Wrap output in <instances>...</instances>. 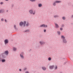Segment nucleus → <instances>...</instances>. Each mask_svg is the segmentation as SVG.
Returning <instances> with one entry per match:
<instances>
[{
	"label": "nucleus",
	"mask_w": 73,
	"mask_h": 73,
	"mask_svg": "<svg viewBox=\"0 0 73 73\" xmlns=\"http://www.w3.org/2000/svg\"><path fill=\"white\" fill-rule=\"evenodd\" d=\"M49 68L50 69H53L54 68V66H49Z\"/></svg>",
	"instance_id": "6e6552de"
},
{
	"label": "nucleus",
	"mask_w": 73,
	"mask_h": 73,
	"mask_svg": "<svg viewBox=\"0 0 73 73\" xmlns=\"http://www.w3.org/2000/svg\"><path fill=\"white\" fill-rule=\"evenodd\" d=\"M0 4H3V2H1V3Z\"/></svg>",
	"instance_id": "c85d7f7f"
},
{
	"label": "nucleus",
	"mask_w": 73,
	"mask_h": 73,
	"mask_svg": "<svg viewBox=\"0 0 73 73\" xmlns=\"http://www.w3.org/2000/svg\"><path fill=\"white\" fill-rule=\"evenodd\" d=\"M30 1H32V2L35 1H36V0H29Z\"/></svg>",
	"instance_id": "4be33fe9"
},
{
	"label": "nucleus",
	"mask_w": 73,
	"mask_h": 73,
	"mask_svg": "<svg viewBox=\"0 0 73 73\" xmlns=\"http://www.w3.org/2000/svg\"><path fill=\"white\" fill-rule=\"evenodd\" d=\"M1 21H4V19H1Z\"/></svg>",
	"instance_id": "2f4dec72"
},
{
	"label": "nucleus",
	"mask_w": 73,
	"mask_h": 73,
	"mask_svg": "<svg viewBox=\"0 0 73 73\" xmlns=\"http://www.w3.org/2000/svg\"><path fill=\"white\" fill-rule=\"evenodd\" d=\"M26 21H24L23 22H21L19 23V25L20 26H22V25H23L24 27H25V25H26Z\"/></svg>",
	"instance_id": "f257e3e1"
},
{
	"label": "nucleus",
	"mask_w": 73,
	"mask_h": 73,
	"mask_svg": "<svg viewBox=\"0 0 73 73\" xmlns=\"http://www.w3.org/2000/svg\"><path fill=\"white\" fill-rule=\"evenodd\" d=\"M73 15H72V18H73Z\"/></svg>",
	"instance_id": "4c0bfd02"
},
{
	"label": "nucleus",
	"mask_w": 73,
	"mask_h": 73,
	"mask_svg": "<svg viewBox=\"0 0 73 73\" xmlns=\"http://www.w3.org/2000/svg\"><path fill=\"white\" fill-rule=\"evenodd\" d=\"M44 24H42L40 25V27H44Z\"/></svg>",
	"instance_id": "6ab92c4d"
},
{
	"label": "nucleus",
	"mask_w": 73,
	"mask_h": 73,
	"mask_svg": "<svg viewBox=\"0 0 73 73\" xmlns=\"http://www.w3.org/2000/svg\"><path fill=\"white\" fill-rule=\"evenodd\" d=\"M42 6V4H38V6L39 7H41Z\"/></svg>",
	"instance_id": "9b49d317"
},
{
	"label": "nucleus",
	"mask_w": 73,
	"mask_h": 73,
	"mask_svg": "<svg viewBox=\"0 0 73 73\" xmlns=\"http://www.w3.org/2000/svg\"><path fill=\"white\" fill-rule=\"evenodd\" d=\"M64 26V25H62V27H63Z\"/></svg>",
	"instance_id": "f704fd0d"
},
{
	"label": "nucleus",
	"mask_w": 73,
	"mask_h": 73,
	"mask_svg": "<svg viewBox=\"0 0 73 73\" xmlns=\"http://www.w3.org/2000/svg\"><path fill=\"white\" fill-rule=\"evenodd\" d=\"M42 69L43 70H46V68L45 67H42Z\"/></svg>",
	"instance_id": "1a4fd4ad"
},
{
	"label": "nucleus",
	"mask_w": 73,
	"mask_h": 73,
	"mask_svg": "<svg viewBox=\"0 0 73 73\" xmlns=\"http://www.w3.org/2000/svg\"><path fill=\"white\" fill-rule=\"evenodd\" d=\"M5 22H7V20H6V19H5Z\"/></svg>",
	"instance_id": "c9c22d12"
},
{
	"label": "nucleus",
	"mask_w": 73,
	"mask_h": 73,
	"mask_svg": "<svg viewBox=\"0 0 73 73\" xmlns=\"http://www.w3.org/2000/svg\"><path fill=\"white\" fill-rule=\"evenodd\" d=\"M4 53L5 54H6V55H8V51H6Z\"/></svg>",
	"instance_id": "7ed1b4c3"
},
{
	"label": "nucleus",
	"mask_w": 73,
	"mask_h": 73,
	"mask_svg": "<svg viewBox=\"0 0 73 73\" xmlns=\"http://www.w3.org/2000/svg\"><path fill=\"white\" fill-rule=\"evenodd\" d=\"M55 2L56 3H61V1H56Z\"/></svg>",
	"instance_id": "39448f33"
},
{
	"label": "nucleus",
	"mask_w": 73,
	"mask_h": 73,
	"mask_svg": "<svg viewBox=\"0 0 73 73\" xmlns=\"http://www.w3.org/2000/svg\"><path fill=\"white\" fill-rule=\"evenodd\" d=\"M43 27H44V28H47V27H48V26H47V25L44 24V26Z\"/></svg>",
	"instance_id": "dca6fc26"
},
{
	"label": "nucleus",
	"mask_w": 73,
	"mask_h": 73,
	"mask_svg": "<svg viewBox=\"0 0 73 73\" xmlns=\"http://www.w3.org/2000/svg\"><path fill=\"white\" fill-rule=\"evenodd\" d=\"M63 20H65V17H63Z\"/></svg>",
	"instance_id": "bb28decb"
},
{
	"label": "nucleus",
	"mask_w": 73,
	"mask_h": 73,
	"mask_svg": "<svg viewBox=\"0 0 73 73\" xmlns=\"http://www.w3.org/2000/svg\"><path fill=\"white\" fill-rule=\"evenodd\" d=\"M8 42V40H5V44H7Z\"/></svg>",
	"instance_id": "20e7f679"
},
{
	"label": "nucleus",
	"mask_w": 73,
	"mask_h": 73,
	"mask_svg": "<svg viewBox=\"0 0 73 73\" xmlns=\"http://www.w3.org/2000/svg\"><path fill=\"white\" fill-rule=\"evenodd\" d=\"M58 17V16L57 15H54V17L55 18H56V17Z\"/></svg>",
	"instance_id": "aec40b11"
},
{
	"label": "nucleus",
	"mask_w": 73,
	"mask_h": 73,
	"mask_svg": "<svg viewBox=\"0 0 73 73\" xmlns=\"http://www.w3.org/2000/svg\"><path fill=\"white\" fill-rule=\"evenodd\" d=\"M4 10H1V12L0 13H3V12H4Z\"/></svg>",
	"instance_id": "f8f14e48"
},
{
	"label": "nucleus",
	"mask_w": 73,
	"mask_h": 73,
	"mask_svg": "<svg viewBox=\"0 0 73 73\" xmlns=\"http://www.w3.org/2000/svg\"><path fill=\"white\" fill-rule=\"evenodd\" d=\"M55 69H57V66H56L55 67Z\"/></svg>",
	"instance_id": "393cba45"
},
{
	"label": "nucleus",
	"mask_w": 73,
	"mask_h": 73,
	"mask_svg": "<svg viewBox=\"0 0 73 73\" xmlns=\"http://www.w3.org/2000/svg\"><path fill=\"white\" fill-rule=\"evenodd\" d=\"M6 1H8V0H5Z\"/></svg>",
	"instance_id": "58836bf2"
},
{
	"label": "nucleus",
	"mask_w": 73,
	"mask_h": 73,
	"mask_svg": "<svg viewBox=\"0 0 73 73\" xmlns=\"http://www.w3.org/2000/svg\"><path fill=\"white\" fill-rule=\"evenodd\" d=\"M1 12V10H0V13Z\"/></svg>",
	"instance_id": "ea45409f"
},
{
	"label": "nucleus",
	"mask_w": 73,
	"mask_h": 73,
	"mask_svg": "<svg viewBox=\"0 0 73 73\" xmlns=\"http://www.w3.org/2000/svg\"><path fill=\"white\" fill-rule=\"evenodd\" d=\"M44 32H46V30H44Z\"/></svg>",
	"instance_id": "473e14b6"
},
{
	"label": "nucleus",
	"mask_w": 73,
	"mask_h": 73,
	"mask_svg": "<svg viewBox=\"0 0 73 73\" xmlns=\"http://www.w3.org/2000/svg\"><path fill=\"white\" fill-rule=\"evenodd\" d=\"M62 28H60V30H61V31H62Z\"/></svg>",
	"instance_id": "c756f323"
},
{
	"label": "nucleus",
	"mask_w": 73,
	"mask_h": 73,
	"mask_svg": "<svg viewBox=\"0 0 73 73\" xmlns=\"http://www.w3.org/2000/svg\"><path fill=\"white\" fill-rule=\"evenodd\" d=\"M20 57L21 58L24 59V56H23V55L21 54H20Z\"/></svg>",
	"instance_id": "423d86ee"
},
{
	"label": "nucleus",
	"mask_w": 73,
	"mask_h": 73,
	"mask_svg": "<svg viewBox=\"0 0 73 73\" xmlns=\"http://www.w3.org/2000/svg\"><path fill=\"white\" fill-rule=\"evenodd\" d=\"M63 41L64 43H66V40L65 39H63Z\"/></svg>",
	"instance_id": "9d476101"
},
{
	"label": "nucleus",
	"mask_w": 73,
	"mask_h": 73,
	"mask_svg": "<svg viewBox=\"0 0 73 73\" xmlns=\"http://www.w3.org/2000/svg\"><path fill=\"white\" fill-rule=\"evenodd\" d=\"M29 32V30H26L25 31V32Z\"/></svg>",
	"instance_id": "412c9836"
},
{
	"label": "nucleus",
	"mask_w": 73,
	"mask_h": 73,
	"mask_svg": "<svg viewBox=\"0 0 73 73\" xmlns=\"http://www.w3.org/2000/svg\"><path fill=\"white\" fill-rule=\"evenodd\" d=\"M29 23L28 22H27L26 23V26L27 27H28V26H29Z\"/></svg>",
	"instance_id": "ddd939ff"
},
{
	"label": "nucleus",
	"mask_w": 73,
	"mask_h": 73,
	"mask_svg": "<svg viewBox=\"0 0 73 73\" xmlns=\"http://www.w3.org/2000/svg\"><path fill=\"white\" fill-rule=\"evenodd\" d=\"M57 33H58V35H60V32L58 31Z\"/></svg>",
	"instance_id": "a878e982"
},
{
	"label": "nucleus",
	"mask_w": 73,
	"mask_h": 73,
	"mask_svg": "<svg viewBox=\"0 0 73 73\" xmlns=\"http://www.w3.org/2000/svg\"><path fill=\"white\" fill-rule=\"evenodd\" d=\"M14 28H15V29H16V25H14Z\"/></svg>",
	"instance_id": "cd10ccee"
},
{
	"label": "nucleus",
	"mask_w": 73,
	"mask_h": 73,
	"mask_svg": "<svg viewBox=\"0 0 73 73\" xmlns=\"http://www.w3.org/2000/svg\"><path fill=\"white\" fill-rule=\"evenodd\" d=\"M56 1H55L54 3L53 4V5H54V6L55 5H56Z\"/></svg>",
	"instance_id": "a211bd4d"
},
{
	"label": "nucleus",
	"mask_w": 73,
	"mask_h": 73,
	"mask_svg": "<svg viewBox=\"0 0 73 73\" xmlns=\"http://www.w3.org/2000/svg\"><path fill=\"white\" fill-rule=\"evenodd\" d=\"M19 71H21V69H19Z\"/></svg>",
	"instance_id": "72a5a7b5"
},
{
	"label": "nucleus",
	"mask_w": 73,
	"mask_h": 73,
	"mask_svg": "<svg viewBox=\"0 0 73 73\" xmlns=\"http://www.w3.org/2000/svg\"><path fill=\"white\" fill-rule=\"evenodd\" d=\"M48 60H49V61H50V60H51V58H48Z\"/></svg>",
	"instance_id": "5701e85b"
},
{
	"label": "nucleus",
	"mask_w": 73,
	"mask_h": 73,
	"mask_svg": "<svg viewBox=\"0 0 73 73\" xmlns=\"http://www.w3.org/2000/svg\"><path fill=\"white\" fill-rule=\"evenodd\" d=\"M2 62H5V59H3L2 60Z\"/></svg>",
	"instance_id": "f3484780"
},
{
	"label": "nucleus",
	"mask_w": 73,
	"mask_h": 73,
	"mask_svg": "<svg viewBox=\"0 0 73 73\" xmlns=\"http://www.w3.org/2000/svg\"><path fill=\"white\" fill-rule=\"evenodd\" d=\"M29 12L30 14H33V15H35L36 13V11H34L33 13V10H29Z\"/></svg>",
	"instance_id": "f03ea898"
},
{
	"label": "nucleus",
	"mask_w": 73,
	"mask_h": 73,
	"mask_svg": "<svg viewBox=\"0 0 73 73\" xmlns=\"http://www.w3.org/2000/svg\"><path fill=\"white\" fill-rule=\"evenodd\" d=\"M61 38H62V39H63V40H64V39H65V37H64V36H63L62 35L61 36Z\"/></svg>",
	"instance_id": "2eb2a0df"
},
{
	"label": "nucleus",
	"mask_w": 73,
	"mask_h": 73,
	"mask_svg": "<svg viewBox=\"0 0 73 73\" xmlns=\"http://www.w3.org/2000/svg\"><path fill=\"white\" fill-rule=\"evenodd\" d=\"M13 50H16V48H13Z\"/></svg>",
	"instance_id": "b1692460"
},
{
	"label": "nucleus",
	"mask_w": 73,
	"mask_h": 73,
	"mask_svg": "<svg viewBox=\"0 0 73 73\" xmlns=\"http://www.w3.org/2000/svg\"><path fill=\"white\" fill-rule=\"evenodd\" d=\"M55 27L56 28H58V25L57 24H55Z\"/></svg>",
	"instance_id": "4468645a"
},
{
	"label": "nucleus",
	"mask_w": 73,
	"mask_h": 73,
	"mask_svg": "<svg viewBox=\"0 0 73 73\" xmlns=\"http://www.w3.org/2000/svg\"><path fill=\"white\" fill-rule=\"evenodd\" d=\"M26 73H29V72H28L27 71L26 72Z\"/></svg>",
	"instance_id": "e433bc0d"
},
{
	"label": "nucleus",
	"mask_w": 73,
	"mask_h": 73,
	"mask_svg": "<svg viewBox=\"0 0 73 73\" xmlns=\"http://www.w3.org/2000/svg\"><path fill=\"white\" fill-rule=\"evenodd\" d=\"M27 69V68H25L24 69V70H26Z\"/></svg>",
	"instance_id": "7c9ffc66"
},
{
	"label": "nucleus",
	"mask_w": 73,
	"mask_h": 73,
	"mask_svg": "<svg viewBox=\"0 0 73 73\" xmlns=\"http://www.w3.org/2000/svg\"><path fill=\"white\" fill-rule=\"evenodd\" d=\"M39 42L41 45H42V44H44V42L42 41H40Z\"/></svg>",
	"instance_id": "0eeeda50"
}]
</instances>
